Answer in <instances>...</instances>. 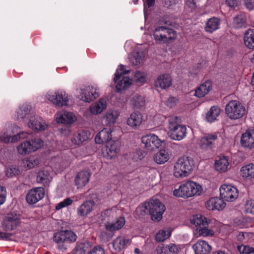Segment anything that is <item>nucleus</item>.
<instances>
[{"instance_id": "10", "label": "nucleus", "mask_w": 254, "mask_h": 254, "mask_svg": "<svg viewBox=\"0 0 254 254\" xmlns=\"http://www.w3.org/2000/svg\"><path fill=\"white\" fill-rule=\"evenodd\" d=\"M218 142V137L216 133H206L202 136L199 142L201 149L207 151L212 150Z\"/></svg>"}, {"instance_id": "4", "label": "nucleus", "mask_w": 254, "mask_h": 254, "mask_svg": "<svg viewBox=\"0 0 254 254\" xmlns=\"http://www.w3.org/2000/svg\"><path fill=\"white\" fill-rule=\"evenodd\" d=\"M76 234L71 230H62L55 233L53 240L57 244V248L62 252L67 249L68 244L76 241Z\"/></svg>"}, {"instance_id": "40", "label": "nucleus", "mask_w": 254, "mask_h": 254, "mask_svg": "<svg viewBox=\"0 0 254 254\" xmlns=\"http://www.w3.org/2000/svg\"><path fill=\"white\" fill-rule=\"evenodd\" d=\"M106 108V101L104 99H100L99 102L91 106L90 109L92 114L97 115L102 112Z\"/></svg>"}, {"instance_id": "59", "label": "nucleus", "mask_w": 254, "mask_h": 254, "mask_svg": "<svg viewBox=\"0 0 254 254\" xmlns=\"http://www.w3.org/2000/svg\"><path fill=\"white\" fill-rule=\"evenodd\" d=\"M167 247L168 250L169 251V252L173 253H177L179 250L177 246L174 244H170L169 245H167Z\"/></svg>"}, {"instance_id": "34", "label": "nucleus", "mask_w": 254, "mask_h": 254, "mask_svg": "<svg viewBox=\"0 0 254 254\" xmlns=\"http://www.w3.org/2000/svg\"><path fill=\"white\" fill-rule=\"evenodd\" d=\"M170 158V155L167 150L161 149L154 156V161L158 164H163Z\"/></svg>"}, {"instance_id": "44", "label": "nucleus", "mask_w": 254, "mask_h": 254, "mask_svg": "<svg viewBox=\"0 0 254 254\" xmlns=\"http://www.w3.org/2000/svg\"><path fill=\"white\" fill-rule=\"evenodd\" d=\"M39 164V160L34 157H30L23 160V166L28 169L33 168Z\"/></svg>"}, {"instance_id": "55", "label": "nucleus", "mask_w": 254, "mask_h": 254, "mask_svg": "<svg viewBox=\"0 0 254 254\" xmlns=\"http://www.w3.org/2000/svg\"><path fill=\"white\" fill-rule=\"evenodd\" d=\"M185 7L186 8H188V10L190 11H191L192 10L194 9L196 7V4L194 0H186Z\"/></svg>"}, {"instance_id": "12", "label": "nucleus", "mask_w": 254, "mask_h": 254, "mask_svg": "<svg viewBox=\"0 0 254 254\" xmlns=\"http://www.w3.org/2000/svg\"><path fill=\"white\" fill-rule=\"evenodd\" d=\"M47 99L52 103L58 107L67 105L68 97L64 91H57L53 94H48Z\"/></svg>"}, {"instance_id": "50", "label": "nucleus", "mask_w": 254, "mask_h": 254, "mask_svg": "<svg viewBox=\"0 0 254 254\" xmlns=\"http://www.w3.org/2000/svg\"><path fill=\"white\" fill-rule=\"evenodd\" d=\"M134 78L137 82L142 84L145 82L146 76L144 72L136 71L134 73Z\"/></svg>"}, {"instance_id": "49", "label": "nucleus", "mask_w": 254, "mask_h": 254, "mask_svg": "<svg viewBox=\"0 0 254 254\" xmlns=\"http://www.w3.org/2000/svg\"><path fill=\"white\" fill-rule=\"evenodd\" d=\"M144 55L143 52H134L132 59V63L135 65L140 64L143 60Z\"/></svg>"}, {"instance_id": "8", "label": "nucleus", "mask_w": 254, "mask_h": 254, "mask_svg": "<svg viewBox=\"0 0 254 254\" xmlns=\"http://www.w3.org/2000/svg\"><path fill=\"white\" fill-rule=\"evenodd\" d=\"M190 222L196 227V230L200 235L208 236L214 234L213 230L207 228L208 223L206 218L201 214L193 216L190 219Z\"/></svg>"}, {"instance_id": "9", "label": "nucleus", "mask_w": 254, "mask_h": 254, "mask_svg": "<svg viewBox=\"0 0 254 254\" xmlns=\"http://www.w3.org/2000/svg\"><path fill=\"white\" fill-rule=\"evenodd\" d=\"M129 72V70H126L125 69V66L123 64H121L119 67L117 69L115 73L114 81L115 83H117L118 81L116 86V90L118 92H119L122 89H125L132 84V79L127 76H124L121 80H120L123 75L127 74Z\"/></svg>"}, {"instance_id": "36", "label": "nucleus", "mask_w": 254, "mask_h": 254, "mask_svg": "<svg viewBox=\"0 0 254 254\" xmlns=\"http://www.w3.org/2000/svg\"><path fill=\"white\" fill-rule=\"evenodd\" d=\"M119 114L118 111L115 110H109L106 112L103 117L105 125L111 126L114 125L118 118Z\"/></svg>"}, {"instance_id": "18", "label": "nucleus", "mask_w": 254, "mask_h": 254, "mask_svg": "<svg viewBox=\"0 0 254 254\" xmlns=\"http://www.w3.org/2000/svg\"><path fill=\"white\" fill-rule=\"evenodd\" d=\"M241 144L246 148H254V129H248L243 133L241 138Z\"/></svg>"}, {"instance_id": "39", "label": "nucleus", "mask_w": 254, "mask_h": 254, "mask_svg": "<svg viewBox=\"0 0 254 254\" xmlns=\"http://www.w3.org/2000/svg\"><path fill=\"white\" fill-rule=\"evenodd\" d=\"M229 165V162L226 156L220 157L219 160H216L215 163L216 170L221 172L226 171Z\"/></svg>"}, {"instance_id": "37", "label": "nucleus", "mask_w": 254, "mask_h": 254, "mask_svg": "<svg viewBox=\"0 0 254 254\" xmlns=\"http://www.w3.org/2000/svg\"><path fill=\"white\" fill-rule=\"evenodd\" d=\"M130 244V240L124 237L119 236L117 237L113 243L114 248L118 252L124 249L126 246Z\"/></svg>"}, {"instance_id": "46", "label": "nucleus", "mask_w": 254, "mask_h": 254, "mask_svg": "<svg viewBox=\"0 0 254 254\" xmlns=\"http://www.w3.org/2000/svg\"><path fill=\"white\" fill-rule=\"evenodd\" d=\"M30 144L28 141H24L21 143L19 146H17V150L21 154H26L31 152L30 148Z\"/></svg>"}, {"instance_id": "33", "label": "nucleus", "mask_w": 254, "mask_h": 254, "mask_svg": "<svg viewBox=\"0 0 254 254\" xmlns=\"http://www.w3.org/2000/svg\"><path fill=\"white\" fill-rule=\"evenodd\" d=\"M247 21L246 14L240 12L234 17L233 24L235 28H241L247 26Z\"/></svg>"}, {"instance_id": "3", "label": "nucleus", "mask_w": 254, "mask_h": 254, "mask_svg": "<svg viewBox=\"0 0 254 254\" xmlns=\"http://www.w3.org/2000/svg\"><path fill=\"white\" fill-rule=\"evenodd\" d=\"M194 163L192 158L187 156L180 157L174 166V175L176 178L188 176L191 172Z\"/></svg>"}, {"instance_id": "1", "label": "nucleus", "mask_w": 254, "mask_h": 254, "mask_svg": "<svg viewBox=\"0 0 254 254\" xmlns=\"http://www.w3.org/2000/svg\"><path fill=\"white\" fill-rule=\"evenodd\" d=\"M165 209V206L159 199L152 198L148 202L144 203L142 207H138L136 211H140L142 215L148 211L153 220L160 221Z\"/></svg>"}, {"instance_id": "11", "label": "nucleus", "mask_w": 254, "mask_h": 254, "mask_svg": "<svg viewBox=\"0 0 254 254\" xmlns=\"http://www.w3.org/2000/svg\"><path fill=\"white\" fill-rule=\"evenodd\" d=\"M221 198L227 201H233L238 196L237 189L230 185L223 184L219 189Z\"/></svg>"}, {"instance_id": "63", "label": "nucleus", "mask_w": 254, "mask_h": 254, "mask_svg": "<svg viewBox=\"0 0 254 254\" xmlns=\"http://www.w3.org/2000/svg\"><path fill=\"white\" fill-rule=\"evenodd\" d=\"M243 253L247 254H250L252 253H254V249L252 248L246 247L244 246Z\"/></svg>"}, {"instance_id": "27", "label": "nucleus", "mask_w": 254, "mask_h": 254, "mask_svg": "<svg viewBox=\"0 0 254 254\" xmlns=\"http://www.w3.org/2000/svg\"><path fill=\"white\" fill-rule=\"evenodd\" d=\"M50 170L48 168L40 171L37 175V180L44 186H48L52 178L50 176Z\"/></svg>"}, {"instance_id": "57", "label": "nucleus", "mask_w": 254, "mask_h": 254, "mask_svg": "<svg viewBox=\"0 0 254 254\" xmlns=\"http://www.w3.org/2000/svg\"><path fill=\"white\" fill-rule=\"evenodd\" d=\"M89 254H105V251L100 247H95L90 252Z\"/></svg>"}, {"instance_id": "58", "label": "nucleus", "mask_w": 254, "mask_h": 254, "mask_svg": "<svg viewBox=\"0 0 254 254\" xmlns=\"http://www.w3.org/2000/svg\"><path fill=\"white\" fill-rule=\"evenodd\" d=\"M246 8L249 10L254 8V0H244Z\"/></svg>"}, {"instance_id": "19", "label": "nucleus", "mask_w": 254, "mask_h": 254, "mask_svg": "<svg viewBox=\"0 0 254 254\" xmlns=\"http://www.w3.org/2000/svg\"><path fill=\"white\" fill-rule=\"evenodd\" d=\"M225 206V203L221 198L212 197L205 202V207L209 210H220Z\"/></svg>"}, {"instance_id": "54", "label": "nucleus", "mask_w": 254, "mask_h": 254, "mask_svg": "<svg viewBox=\"0 0 254 254\" xmlns=\"http://www.w3.org/2000/svg\"><path fill=\"white\" fill-rule=\"evenodd\" d=\"M6 195V191L5 188L0 186V206L4 202Z\"/></svg>"}, {"instance_id": "32", "label": "nucleus", "mask_w": 254, "mask_h": 254, "mask_svg": "<svg viewBox=\"0 0 254 254\" xmlns=\"http://www.w3.org/2000/svg\"><path fill=\"white\" fill-rule=\"evenodd\" d=\"M220 20L217 17H213L209 18L205 27L206 32L212 33L219 28Z\"/></svg>"}, {"instance_id": "43", "label": "nucleus", "mask_w": 254, "mask_h": 254, "mask_svg": "<svg viewBox=\"0 0 254 254\" xmlns=\"http://www.w3.org/2000/svg\"><path fill=\"white\" fill-rule=\"evenodd\" d=\"M27 135L28 133L27 132L23 131L19 132L16 135H14L12 136L6 135V136H3V137H1V139L4 142H9L10 140L12 142H15L20 138L27 137Z\"/></svg>"}, {"instance_id": "31", "label": "nucleus", "mask_w": 254, "mask_h": 254, "mask_svg": "<svg viewBox=\"0 0 254 254\" xmlns=\"http://www.w3.org/2000/svg\"><path fill=\"white\" fill-rule=\"evenodd\" d=\"M125 224L124 217H120L115 222H107L105 224V228L110 232H114L121 229Z\"/></svg>"}, {"instance_id": "22", "label": "nucleus", "mask_w": 254, "mask_h": 254, "mask_svg": "<svg viewBox=\"0 0 254 254\" xmlns=\"http://www.w3.org/2000/svg\"><path fill=\"white\" fill-rule=\"evenodd\" d=\"M94 205L93 200L85 201L77 208V215L80 217H86L92 211Z\"/></svg>"}, {"instance_id": "21", "label": "nucleus", "mask_w": 254, "mask_h": 254, "mask_svg": "<svg viewBox=\"0 0 254 254\" xmlns=\"http://www.w3.org/2000/svg\"><path fill=\"white\" fill-rule=\"evenodd\" d=\"M112 130L111 128H104L100 131L96 136L95 141L96 143L101 144L112 141Z\"/></svg>"}, {"instance_id": "53", "label": "nucleus", "mask_w": 254, "mask_h": 254, "mask_svg": "<svg viewBox=\"0 0 254 254\" xmlns=\"http://www.w3.org/2000/svg\"><path fill=\"white\" fill-rule=\"evenodd\" d=\"M85 244L80 243L77 245L74 251V254H85Z\"/></svg>"}, {"instance_id": "38", "label": "nucleus", "mask_w": 254, "mask_h": 254, "mask_svg": "<svg viewBox=\"0 0 254 254\" xmlns=\"http://www.w3.org/2000/svg\"><path fill=\"white\" fill-rule=\"evenodd\" d=\"M241 176L246 179H250L254 177V164H249L243 166L241 170Z\"/></svg>"}, {"instance_id": "26", "label": "nucleus", "mask_w": 254, "mask_h": 254, "mask_svg": "<svg viewBox=\"0 0 254 254\" xmlns=\"http://www.w3.org/2000/svg\"><path fill=\"white\" fill-rule=\"evenodd\" d=\"M211 88L212 83L211 81L207 80L196 89L194 95L198 98L203 97L208 93Z\"/></svg>"}, {"instance_id": "17", "label": "nucleus", "mask_w": 254, "mask_h": 254, "mask_svg": "<svg viewBox=\"0 0 254 254\" xmlns=\"http://www.w3.org/2000/svg\"><path fill=\"white\" fill-rule=\"evenodd\" d=\"M28 125L30 128L36 130H44L48 126L45 121L38 116H31Z\"/></svg>"}, {"instance_id": "16", "label": "nucleus", "mask_w": 254, "mask_h": 254, "mask_svg": "<svg viewBox=\"0 0 254 254\" xmlns=\"http://www.w3.org/2000/svg\"><path fill=\"white\" fill-rule=\"evenodd\" d=\"M120 142L119 141H110L106 144L103 149L104 156L111 159L115 156L120 150Z\"/></svg>"}, {"instance_id": "5", "label": "nucleus", "mask_w": 254, "mask_h": 254, "mask_svg": "<svg viewBox=\"0 0 254 254\" xmlns=\"http://www.w3.org/2000/svg\"><path fill=\"white\" fill-rule=\"evenodd\" d=\"M202 191L201 186L193 181H189L182 184L178 189L173 191L175 196L181 197H190L195 195H200Z\"/></svg>"}, {"instance_id": "45", "label": "nucleus", "mask_w": 254, "mask_h": 254, "mask_svg": "<svg viewBox=\"0 0 254 254\" xmlns=\"http://www.w3.org/2000/svg\"><path fill=\"white\" fill-rule=\"evenodd\" d=\"M31 107L30 106L25 104L21 106L17 110V116L18 119H23L27 115L29 114Z\"/></svg>"}, {"instance_id": "42", "label": "nucleus", "mask_w": 254, "mask_h": 254, "mask_svg": "<svg viewBox=\"0 0 254 254\" xmlns=\"http://www.w3.org/2000/svg\"><path fill=\"white\" fill-rule=\"evenodd\" d=\"M145 99L143 96L138 94H135L130 99V103L135 108L139 109L145 105Z\"/></svg>"}, {"instance_id": "61", "label": "nucleus", "mask_w": 254, "mask_h": 254, "mask_svg": "<svg viewBox=\"0 0 254 254\" xmlns=\"http://www.w3.org/2000/svg\"><path fill=\"white\" fill-rule=\"evenodd\" d=\"M178 99L173 97H170L168 99V104L170 107H173L176 105V102H177Z\"/></svg>"}, {"instance_id": "51", "label": "nucleus", "mask_w": 254, "mask_h": 254, "mask_svg": "<svg viewBox=\"0 0 254 254\" xmlns=\"http://www.w3.org/2000/svg\"><path fill=\"white\" fill-rule=\"evenodd\" d=\"M73 200L68 197L64 199L63 201L59 203L56 206V209L59 210L63 208L68 206L72 204Z\"/></svg>"}, {"instance_id": "29", "label": "nucleus", "mask_w": 254, "mask_h": 254, "mask_svg": "<svg viewBox=\"0 0 254 254\" xmlns=\"http://www.w3.org/2000/svg\"><path fill=\"white\" fill-rule=\"evenodd\" d=\"M142 120V115L141 113L137 112H134L131 114L128 118L127 124L131 127H136L141 124Z\"/></svg>"}, {"instance_id": "64", "label": "nucleus", "mask_w": 254, "mask_h": 254, "mask_svg": "<svg viewBox=\"0 0 254 254\" xmlns=\"http://www.w3.org/2000/svg\"><path fill=\"white\" fill-rule=\"evenodd\" d=\"M179 0H165V3L167 6H170L178 2Z\"/></svg>"}, {"instance_id": "13", "label": "nucleus", "mask_w": 254, "mask_h": 254, "mask_svg": "<svg viewBox=\"0 0 254 254\" xmlns=\"http://www.w3.org/2000/svg\"><path fill=\"white\" fill-rule=\"evenodd\" d=\"M141 141L144 144L145 147L149 151L159 148L161 143V140L154 134H150L143 136Z\"/></svg>"}, {"instance_id": "47", "label": "nucleus", "mask_w": 254, "mask_h": 254, "mask_svg": "<svg viewBox=\"0 0 254 254\" xmlns=\"http://www.w3.org/2000/svg\"><path fill=\"white\" fill-rule=\"evenodd\" d=\"M171 231L170 230H162L156 235L155 238L157 242H163L171 236Z\"/></svg>"}, {"instance_id": "7", "label": "nucleus", "mask_w": 254, "mask_h": 254, "mask_svg": "<svg viewBox=\"0 0 254 254\" xmlns=\"http://www.w3.org/2000/svg\"><path fill=\"white\" fill-rule=\"evenodd\" d=\"M227 117L232 120L241 119L246 114L245 106L238 100H231L226 105L225 109Z\"/></svg>"}, {"instance_id": "52", "label": "nucleus", "mask_w": 254, "mask_h": 254, "mask_svg": "<svg viewBox=\"0 0 254 254\" xmlns=\"http://www.w3.org/2000/svg\"><path fill=\"white\" fill-rule=\"evenodd\" d=\"M245 210L247 213L254 214V200H248L245 204Z\"/></svg>"}, {"instance_id": "25", "label": "nucleus", "mask_w": 254, "mask_h": 254, "mask_svg": "<svg viewBox=\"0 0 254 254\" xmlns=\"http://www.w3.org/2000/svg\"><path fill=\"white\" fill-rule=\"evenodd\" d=\"M20 223V219L17 215L12 214H8L6 221L3 225L5 226V229L7 231L15 229Z\"/></svg>"}, {"instance_id": "15", "label": "nucleus", "mask_w": 254, "mask_h": 254, "mask_svg": "<svg viewBox=\"0 0 254 254\" xmlns=\"http://www.w3.org/2000/svg\"><path fill=\"white\" fill-rule=\"evenodd\" d=\"M45 195L44 189L41 187L31 189L27 193L26 197L29 204H33L42 199Z\"/></svg>"}, {"instance_id": "20", "label": "nucleus", "mask_w": 254, "mask_h": 254, "mask_svg": "<svg viewBox=\"0 0 254 254\" xmlns=\"http://www.w3.org/2000/svg\"><path fill=\"white\" fill-rule=\"evenodd\" d=\"M195 254H207L211 250V247L204 240H198L192 247Z\"/></svg>"}, {"instance_id": "28", "label": "nucleus", "mask_w": 254, "mask_h": 254, "mask_svg": "<svg viewBox=\"0 0 254 254\" xmlns=\"http://www.w3.org/2000/svg\"><path fill=\"white\" fill-rule=\"evenodd\" d=\"M244 42L247 48L254 50V29H249L245 32Z\"/></svg>"}, {"instance_id": "30", "label": "nucleus", "mask_w": 254, "mask_h": 254, "mask_svg": "<svg viewBox=\"0 0 254 254\" xmlns=\"http://www.w3.org/2000/svg\"><path fill=\"white\" fill-rule=\"evenodd\" d=\"M90 174L87 171L79 172L75 179V183L78 188L85 186L89 182Z\"/></svg>"}, {"instance_id": "24", "label": "nucleus", "mask_w": 254, "mask_h": 254, "mask_svg": "<svg viewBox=\"0 0 254 254\" xmlns=\"http://www.w3.org/2000/svg\"><path fill=\"white\" fill-rule=\"evenodd\" d=\"M172 84L171 76L167 74H163L159 76L155 81V86L159 87L162 89H166Z\"/></svg>"}, {"instance_id": "60", "label": "nucleus", "mask_w": 254, "mask_h": 254, "mask_svg": "<svg viewBox=\"0 0 254 254\" xmlns=\"http://www.w3.org/2000/svg\"><path fill=\"white\" fill-rule=\"evenodd\" d=\"M226 3L230 7L237 6L239 3V0H226Z\"/></svg>"}, {"instance_id": "6", "label": "nucleus", "mask_w": 254, "mask_h": 254, "mask_svg": "<svg viewBox=\"0 0 254 254\" xmlns=\"http://www.w3.org/2000/svg\"><path fill=\"white\" fill-rule=\"evenodd\" d=\"M177 34L173 29L167 26H159L153 31L154 40L161 43H172L177 38Z\"/></svg>"}, {"instance_id": "48", "label": "nucleus", "mask_w": 254, "mask_h": 254, "mask_svg": "<svg viewBox=\"0 0 254 254\" xmlns=\"http://www.w3.org/2000/svg\"><path fill=\"white\" fill-rule=\"evenodd\" d=\"M28 141L30 142L32 152L39 149L43 144V141L39 138H35Z\"/></svg>"}, {"instance_id": "41", "label": "nucleus", "mask_w": 254, "mask_h": 254, "mask_svg": "<svg viewBox=\"0 0 254 254\" xmlns=\"http://www.w3.org/2000/svg\"><path fill=\"white\" fill-rule=\"evenodd\" d=\"M87 138L86 133L83 130H79L73 135L71 141L75 144L79 145L84 141L86 140Z\"/></svg>"}, {"instance_id": "62", "label": "nucleus", "mask_w": 254, "mask_h": 254, "mask_svg": "<svg viewBox=\"0 0 254 254\" xmlns=\"http://www.w3.org/2000/svg\"><path fill=\"white\" fill-rule=\"evenodd\" d=\"M11 236V234L10 233H4L0 232V239L1 240H9L10 237Z\"/></svg>"}, {"instance_id": "23", "label": "nucleus", "mask_w": 254, "mask_h": 254, "mask_svg": "<svg viewBox=\"0 0 254 254\" xmlns=\"http://www.w3.org/2000/svg\"><path fill=\"white\" fill-rule=\"evenodd\" d=\"M76 120L74 115L70 112L64 111L63 113L58 114L56 121L63 124H71Z\"/></svg>"}, {"instance_id": "2", "label": "nucleus", "mask_w": 254, "mask_h": 254, "mask_svg": "<svg viewBox=\"0 0 254 254\" xmlns=\"http://www.w3.org/2000/svg\"><path fill=\"white\" fill-rule=\"evenodd\" d=\"M168 135L172 139L181 140L186 135L187 128L182 124L181 118L178 116L170 117L168 120Z\"/></svg>"}, {"instance_id": "35", "label": "nucleus", "mask_w": 254, "mask_h": 254, "mask_svg": "<svg viewBox=\"0 0 254 254\" xmlns=\"http://www.w3.org/2000/svg\"><path fill=\"white\" fill-rule=\"evenodd\" d=\"M221 112L220 108L217 106L211 107L206 114V120L209 123H212L216 120Z\"/></svg>"}, {"instance_id": "14", "label": "nucleus", "mask_w": 254, "mask_h": 254, "mask_svg": "<svg viewBox=\"0 0 254 254\" xmlns=\"http://www.w3.org/2000/svg\"><path fill=\"white\" fill-rule=\"evenodd\" d=\"M80 99L86 102H90L99 96L98 90L92 86L82 89L80 94Z\"/></svg>"}, {"instance_id": "56", "label": "nucleus", "mask_w": 254, "mask_h": 254, "mask_svg": "<svg viewBox=\"0 0 254 254\" xmlns=\"http://www.w3.org/2000/svg\"><path fill=\"white\" fill-rule=\"evenodd\" d=\"M19 172V171L16 167L11 166L7 170V173L6 175L8 177H12L13 176L17 175Z\"/></svg>"}]
</instances>
